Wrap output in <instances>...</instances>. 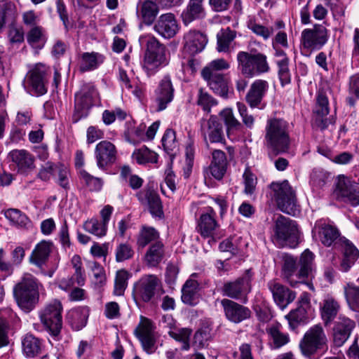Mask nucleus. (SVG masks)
<instances>
[{
	"label": "nucleus",
	"mask_w": 359,
	"mask_h": 359,
	"mask_svg": "<svg viewBox=\"0 0 359 359\" xmlns=\"http://www.w3.org/2000/svg\"><path fill=\"white\" fill-rule=\"evenodd\" d=\"M42 287L36 277L29 273H24L13 289V297L19 308L26 313L32 311L39 302Z\"/></svg>",
	"instance_id": "1"
},
{
	"label": "nucleus",
	"mask_w": 359,
	"mask_h": 359,
	"mask_svg": "<svg viewBox=\"0 0 359 359\" xmlns=\"http://www.w3.org/2000/svg\"><path fill=\"white\" fill-rule=\"evenodd\" d=\"M265 141L269 149L276 154L286 152L290 144L289 123L283 118H273L265 127Z\"/></svg>",
	"instance_id": "2"
},
{
	"label": "nucleus",
	"mask_w": 359,
	"mask_h": 359,
	"mask_svg": "<svg viewBox=\"0 0 359 359\" xmlns=\"http://www.w3.org/2000/svg\"><path fill=\"white\" fill-rule=\"evenodd\" d=\"M299 240V231L295 221L279 215L274 221L273 241L279 247L294 248Z\"/></svg>",
	"instance_id": "3"
},
{
	"label": "nucleus",
	"mask_w": 359,
	"mask_h": 359,
	"mask_svg": "<svg viewBox=\"0 0 359 359\" xmlns=\"http://www.w3.org/2000/svg\"><path fill=\"white\" fill-rule=\"evenodd\" d=\"M238 69L245 77L252 78L266 73L270 67L266 56L261 53L240 51L237 54Z\"/></svg>",
	"instance_id": "4"
},
{
	"label": "nucleus",
	"mask_w": 359,
	"mask_h": 359,
	"mask_svg": "<svg viewBox=\"0 0 359 359\" xmlns=\"http://www.w3.org/2000/svg\"><path fill=\"white\" fill-rule=\"evenodd\" d=\"M302 354L306 358L311 359L318 351L327 350V338L320 324L311 327L304 334L299 342Z\"/></svg>",
	"instance_id": "5"
},
{
	"label": "nucleus",
	"mask_w": 359,
	"mask_h": 359,
	"mask_svg": "<svg viewBox=\"0 0 359 359\" xmlns=\"http://www.w3.org/2000/svg\"><path fill=\"white\" fill-rule=\"evenodd\" d=\"M270 187L278 208L286 214L295 215L298 212L295 191L288 181L273 182Z\"/></svg>",
	"instance_id": "6"
},
{
	"label": "nucleus",
	"mask_w": 359,
	"mask_h": 359,
	"mask_svg": "<svg viewBox=\"0 0 359 359\" xmlns=\"http://www.w3.org/2000/svg\"><path fill=\"white\" fill-rule=\"evenodd\" d=\"M62 311L61 302L55 299L48 304L39 313L41 323L54 337L60 334L62 327Z\"/></svg>",
	"instance_id": "7"
},
{
	"label": "nucleus",
	"mask_w": 359,
	"mask_h": 359,
	"mask_svg": "<svg viewBox=\"0 0 359 359\" xmlns=\"http://www.w3.org/2000/svg\"><path fill=\"white\" fill-rule=\"evenodd\" d=\"M161 288V280L156 275H144L134 284L133 295L136 299L149 302Z\"/></svg>",
	"instance_id": "8"
},
{
	"label": "nucleus",
	"mask_w": 359,
	"mask_h": 359,
	"mask_svg": "<svg viewBox=\"0 0 359 359\" xmlns=\"http://www.w3.org/2000/svg\"><path fill=\"white\" fill-rule=\"evenodd\" d=\"M329 39L328 31L323 25L316 24L311 29H305L301 34V43L311 50L321 49Z\"/></svg>",
	"instance_id": "9"
},
{
	"label": "nucleus",
	"mask_w": 359,
	"mask_h": 359,
	"mask_svg": "<svg viewBox=\"0 0 359 359\" xmlns=\"http://www.w3.org/2000/svg\"><path fill=\"white\" fill-rule=\"evenodd\" d=\"M97 96V90L93 86H86L80 93L76 94L74 112L72 116L74 123L78 122L88 115L89 110L93 105Z\"/></svg>",
	"instance_id": "10"
},
{
	"label": "nucleus",
	"mask_w": 359,
	"mask_h": 359,
	"mask_svg": "<svg viewBox=\"0 0 359 359\" xmlns=\"http://www.w3.org/2000/svg\"><path fill=\"white\" fill-rule=\"evenodd\" d=\"M334 193L338 198L353 207L359 205V190L354 180L339 175L336 180Z\"/></svg>",
	"instance_id": "11"
},
{
	"label": "nucleus",
	"mask_w": 359,
	"mask_h": 359,
	"mask_svg": "<svg viewBox=\"0 0 359 359\" xmlns=\"http://www.w3.org/2000/svg\"><path fill=\"white\" fill-rule=\"evenodd\" d=\"M48 67L37 63L30 67L25 78V83L32 88L36 95H43L47 92Z\"/></svg>",
	"instance_id": "12"
},
{
	"label": "nucleus",
	"mask_w": 359,
	"mask_h": 359,
	"mask_svg": "<svg viewBox=\"0 0 359 359\" xmlns=\"http://www.w3.org/2000/svg\"><path fill=\"white\" fill-rule=\"evenodd\" d=\"M222 291L224 296L233 299H240L243 303H246L247 296L251 291V278L249 271L245 276L234 281L225 283Z\"/></svg>",
	"instance_id": "13"
},
{
	"label": "nucleus",
	"mask_w": 359,
	"mask_h": 359,
	"mask_svg": "<svg viewBox=\"0 0 359 359\" xmlns=\"http://www.w3.org/2000/svg\"><path fill=\"white\" fill-rule=\"evenodd\" d=\"M175 96V88L169 75L164 76L154 91V107L156 111L165 110Z\"/></svg>",
	"instance_id": "14"
},
{
	"label": "nucleus",
	"mask_w": 359,
	"mask_h": 359,
	"mask_svg": "<svg viewBox=\"0 0 359 359\" xmlns=\"http://www.w3.org/2000/svg\"><path fill=\"white\" fill-rule=\"evenodd\" d=\"M201 133L206 143H219L224 141L223 127L218 117L211 115L208 118H203L201 121Z\"/></svg>",
	"instance_id": "15"
},
{
	"label": "nucleus",
	"mask_w": 359,
	"mask_h": 359,
	"mask_svg": "<svg viewBox=\"0 0 359 359\" xmlns=\"http://www.w3.org/2000/svg\"><path fill=\"white\" fill-rule=\"evenodd\" d=\"M154 330L153 323L147 318L141 316L140 323L135 330V334L140 341L143 350L149 354L154 351Z\"/></svg>",
	"instance_id": "16"
},
{
	"label": "nucleus",
	"mask_w": 359,
	"mask_h": 359,
	"mask_svg": "<svg viewBox=\"0 0 359 359\" xmlns=\"http://www.w3.org/2000/svg\"><path fill=\"white\" fill-rule=\"evenodd\" d=\"M142 205L148 207L154 217L162 219L164 217L162 202L158 194L151 188H145L136 194Z\"/></svg>",
	"instance_id": "17"
},
{
	"label": "nucleus",
	"mask_w": 359,
	"mask_h": 359,
	"mask_svg": "<svg viewBox=\"0 0 359 359\" xmlns=\"http://www.w3.org/2000/svg\"><path fill=\"white\" fill-rule=\"evenodd\" d=\"M226 318L235 324H238L249 319L251 316L250 309L229 299H223L221 301Z\"/></svg>",
	"instance_id": "18"
},
{
	"label": "nucleus",
	"mask_w": 359,
	"mask_h": 359,
	"mask_svg": "<svg viewBox=\"0 0 359 359\" xmlns=\"http://www.w3.org/2000/svg\"><path fill=\"white\" fill-rule=\"evenodd\" d=\"M116 149L109 141L100 142L95 149V158L97 166L104 170L112 165L116 160Z\"/></svg>",
	"instance_id": "19"
},
{
	"label": "nucleus",
	"mask_w": 359,
	"mask_h": 359,
	"mask_svg": "<svg viewBox=\"0 0 359 359\" xmlns=\"http://www.w3.org/2000/svg\"><path fill=\"white\" fill-rule=\"evenodd\" d=\"M267 287L272 294L275 303L281 310H284L296 298V293L276 279L271 280Z\"/></svg>",
	"instance_id": "20"
},
{
	"label": "nucleus",
	"mask_w": 359,
	"mask_h": 359,
	"mask_svg": "<svg viewBox=\"0 0 359 359\" xmlns=\"http://www.w3.org/2000/svg\"><path fill=\"white\" fill-rule=\"evenodd\" d=\"M154 31L165 39L174 37L179 30V25L172 13L162 14L156 21Z\"/></svg>",
	"instance_id": "21"
},
{
	"label": "nucleus",
	"mask_w": 359,
	"mask_h": 359,
	"mask_svg": "<svg viewBox=\"0 0 359 359\" xmlns=\"http://www.w3.org/2000/svg\"><path fill=\"white\" fill-rule=\"evenodd\" d=\"M269 88V83L266 81L257 79L250 86L246 94L245 100L250 107H257L262 102Z\"/></svg>",
	"instance_id": "22"
},
{
	"label": "nucleus",
	"mask_w": 359,
	"mask_h": 359,
	"mask_svg": "<svg viewBox=\"0 0 359 359\" xmlns=\"http://www.w3.org/2000/svg\"><path fill=\"white\" fill-rule=\"evenodd\" d=\"M227 165L226 154L219 149L213 150L212 161L208 167L210 174L217 180H222L226 172Z\"/></svg>",
	"instance_id": "23"
},
{
	"label": "nucleus",
	"mask_w": 359,
	"mask_h": 359,
	"mask_svg": "<svg viewBox=\"0 0 359 359\" xmlns=\"http://www.w3.org/2000/svg\"><path fill=\"white\" fill-rule=\"evenodd\" d=\"M184 50L191 55L202 51L205 47L208 39L205 34L200 32L190 31L184 36Z\"/></svg>",
	"instance_id": "24"
},
{
	"label": "nucleus",
	"mask_w": 359,
	"mask_h": 359,
	"mask_svg": "<svg viewBox=\"0 0 359 359\" xmlns=\"http://www.w3.org/2000/svg\"><path fill=\"white\" fill-rule=\"evenodd\" d=\"M282 276L292 287H296L299 283H304V278H300L298 276L297 260L292 256L285 255L284 257Z\"/></svg>",
	"instance_id": "25"
},
{
	"label": "nucleus",
	"mask_w": 359,
	"mask_h": 359,
	"mask_svg": "<svg viewBox=\"0 0 359 359\" xmlns=\"http://www.w3.org/2000/svg\"><path fill=\"white\" fill-rule=\"evenodd\" d=\"M340 304L333 297L327 295L323 300L320 305V315L325 326H328L337 317L339 310Z\"/></svg>",
	"instance_id": "26"
},
{
	"label": "nucleus",
	"mask_w": 359,
	"mask_h": 359,
	"mask_svg": "<svg viewBox=\"0 0 359 359\" xmlns=\"http://www.w3.org/2000/svg\"><path fill=\"white\" fill-rule=\"evenodd\" d=\"M210 88L223 98L228 97V81L224 74H201Z\"/></svg>",
	"instance_id": "27"
},
{
	"label": "nucleus",
	"mask_w": 359,
	"mask_h": 359,
	"mask_svg": "<svg viewBox=\"0 0 359 359\" xmlns=\"http://www.w3.org/2000/svg\"><path fill=\"white\" fill-rule=\"evenodd\" d=\"M359 257V250L349 241H343V257L339 266V270L347 272L354 265Z\"/></svg>",
	"instance_id": "28"
},
{
	"label": "nucleus",
	"mask_w": 359,
	"mask_h": 359,
	"mask_svg": "<svg viewBox=\"0 0 359 359\" xmlns=\"http://www.w3.org/2000/svg\"><path fill=\"white\" fill-rule=\"evenodd\" d=\"M282 325L279 323L272 324L266 328V333L269 334L270 345L272 349H278L287 344L290 341V336L287 333L281 331Z\"/></svg>",
	"instance_id": "29"
},
{
	"label": "nucleus",
	"mask_w": 359,
	"mask_h": 359,
	"mask_svg": "<svg viewBox=\"0 0 359 359\" xmlns=\"http://www.w3.org/2000/svg\"><path fill=\"white\" fill-rule=\"evenodd\" d=\"M52 243L42 241L33 250L29 258V262L38 267H41L48 260L51 252Z\"/></svg>",
	"instance_id": "30"
},
{
	"label": "nucleus",
	"mask_w": 359,
	"mask_h": 359,
	"mask_svg": "<svg viewBox=\"0 0 359 359\" xmlns=\"http://www.w3.org/2000/svg\"><path fill=\"white\" fill-rule=\"evenodd\" d=\"M219 116L226 126L228 137L231 140L235 139L236 133L242 128V124L235 117L232 109H224L219 112Z\"/></svg>",
	"instance_id": "31"
},
{
	"label": "nucleus",
	"mask_w": 359,
	"mask_h": 359,
	"mask_svg": "<svg viewBox=\"0 0 359 359\" xmlns=\"http://www.w3.org/2000/svg\"><path fill=\"white\" fill-rule=\"evenodd\" d=\"M105 57L99 53H83L81 55L79 65L81 72H90L98 68L104 61Z\"/></svg>",
	"instance_id": "32"
},
{
	"label": "nucleus",
	"mask_w": 359,
	"mask_h": 359,
	"mask_svg": "<svg viewBox=\"0 0 359 359\" xmlns=\"http://www.w3.org/2000/svg\"><path fill=\"white\" fill-rule=\"evenodd\" d=\"M137 13L144 24L150 25L158 13V6L153 1L144 0L137 4Z\"/></svg>",
	"instance_id": "33"
},
{
	"label": "nucleus",
	"mask_w": 359,
	"mask_h": 359,
	"mask_svg": "<svg viewBox=\"0 0 359 359\" xmlns=\"http://www.w3.org/2000/svg\"><path fill=\"white\" fill-rule=\"evenodd\" d=\"M10 156L12 161L18 165V170L22 172H26L34 168V159L32 154L26 150L11 151Z\"/></svg>",
	"instance_id": "34"
},
{
	"label": "nucleus",
	"mask_w": 359,
	"mask_h": 359,
	"mask_svg": "<svg viewBox=\"0 0 359 359\" xmlns=\"http://www.w3.org/2000/svg\"><path fill=\"white\" fill-rule=\"evenodd\" d=\"M215 217V212L210 207L208 208L206 213L201 215L198 222V229L202 236L210 237L213 235L217 227V223Z\"/></svg>",
	"instance_id": "35"
},
{
	"label": "nucleus",
	"mask_w": 359,
	"mask_h": 359,
	"mask_svg": "<svg viewBox=\"0 0 359 359\" xmlns=\"http://www.w3.org/2000/svg\"><path fill=\"white\" fill-rule=\"evenodd\" d=\"M204 0H189L187 8L182 12V18L184 24L202 18L205 16Z\"/></svg>",
	"instance_id": "36"
},
{
	"label": "nucleus",
	"mask_w": 359,
	"mask_h": 359,
	"mask_svg": "<svg viewBox=\"0 0 359 359\" xmlns=\"http://www.w3.org/2000/svg\"><path fill=\"white\" fill-rule=\"evenodd\" d=\"M168 64L165 56V46L160 48L154 53L144 55V67L148 70L154 72L162 66Z\"/></svg>",
	"instance_id": "37"
},
{
	"label": "nucleus",
	"mask_w": 359,
	"mask_h": 359,
	"mask_svg": "<svg viewBox=\"0 0 359 359\" xmlns=\"http://www.w3.org/2000/svg\"><path fill=\"white\" fill-rule=\"evenodd\" d=\"M22 352L25 357L33 358L41 353V341L32 334H26L22 340Z\"/></svg>",
	"instance_id": "38"
},
{
	"label": "nucleus",
	"mask_w": 359,
	"mask_h": 359,
	"mask_svg": "<svg viewBox=\"0 0 359 359\" xmlns=\"http://www.w3.org/2000/svg\"><path fill=\"white\" fill-rule=\"evenodd\" d=\"M88 316V308L82 306L69 311L67 318L74 329L79 330L86 326Z\"/></svg>",
	"instance_id": "39"
},
{
	"label": "nucleus",
	"mask_w": 359,
	"mask_h": 359,
	"mask_svg": "<svg viewBox=\"0 0 359 359\" xmlns=\"http://www.w3.org/2000/svg\"><path fill=\"white\" fill-rule=\"evenodd\" d=\"M312 233L314 235L318 233L322 243L327 246H330L339 236V231L335 227L326 224L316 225Z\"/></svg>",
	"instance_id": "40"
},
{
	"label": "nucleus",
	"mask_w": 359,
	"mask_h": 359,
	"mask_svg": "<svg viewBox=\"0 0 359 359\" xmlns=\"http://www.w3.org/2000/svg\"><path fill=\"white\" fill-rule=\"evenodd\" d=\"M18 15L15 4L11 1L0 2V32L6 24L13 25Z\"/></svg>",
	"instance_id": "41"
},
{
	"label": "nucleus",
	"mask_w": 359,
	"mask_h": 359,
	"mask_svg": "<svg viewBox=\"0 0 359 359\" xmlns=\"http://www.w3.org/2000/svg\"><path fill=\"white\" fill-rule=\"evenodd\" d=\"M198 283L191 278L187 280L182 289V301L188 305L194 306L198 302Z\"/></svg>",
	"instance_id": "42"
},
{
	"label": "nucleus",
	"mask_w": 359,
	"mask_h": 359,
	"mask_svg": "<svg viewBox=\"0 0 359 359\" xmlns=\"http://www.w3.org/2000/svg\"><path fill=\"white\" fill-rule=\"evenodd\" d=\"M163 255L164 249L163 243L156 241L149 248L145 255V262L149 266H156L161 262Z\"/></svg>",
	"instance_id": "43"
},
{
	"label": "nucleus",
	"mask_w": 359,
	"mask_h": 359,
	"mask_svg": "<svg viewBox=\"0 0 359 359\" xmlns=\"http://www.w3.org/2000/svg\"><path fill=\"white\" fill-rule=\"evenodd\" d=\"M308 312L309 310L299 306L290 311L289 313L285 316L290 329L294 330L300 324L306 323L308 320Z\"/></svg>",
	"instance_id": "44"
},
{
	"label": "nucleus",
	"mask_w": 359,
	"mask_h": 359,
	"mask_svg": "<svg viewBox=\"0 0 359 359\" xmlns=\"http://www.w3.org/2000/svg\"><path fill=\"white\" fill-rule=\"evenodd\" d=\"M314 255L309 249L305 250L299 259L300 269L298 271V276L300 278H307L311 274L313 269Z\"/></svg>",
	"instance_id": "45"
},
{
	"label": "nucleus",
	"mask_w": 359,
	"mask_h": 359,
	"mask_svg": "<svg viewBox=\"0 0 359 359\" xmlns=\"http://www.w3.org/2000/svg\"><path fill=\"white\" fill-rule=\"evenodd\" d=\"M132 158L137 162V163L143 165L148 163H156L158 160V155L156 152L149 149L147 147L143 146L133 151Z\"/></svg>",
	"instance_id": "46"
},
{
	"label": "nucleus",
	"mask_w": 359,
	"mask_h": 359,
	"mask_svg": "<svg viewBox=\"0 0 359 359\" xmlns=\"http://www.w3.org/2000/svg\"><path fill=\"white\" fill-rule=\"evenodd\" d=\"M192 331L189 328H180L168 332L170 337L182 344L181 350L189 351L190 349V337Z\"/></svg>",
	"instance_id": "47"
},
{
	"label": "nucleus",
	"mask_w": 359,
	"mask_h": 359,
	"mask_svg": "<svg viewBox=\"0 0 359 359\" xmlns=\"http://www.w3.org/2000/svg\"><path fill=\"white\" fill-rule=\"evenodd\" d=\"M140 46L145 49L144 55H148L165 46L152 34H143L139 38Z\"/></svg>",
	"instance_id": "48"
},
{
	"label": "nucleus",
	"mask_w": 359,
	"mask_h": 359,
	"mask_svg": "<svg viewBox=\"0 0 359 359\" xmlns=\"http://www.w3.org/2000/svg\"><path fill=\"white\" fill-rule=\"evenodd\" d=\"M83 229L86 231L94 235L97 238L106 236L107 226L97 219H90L83 224Z\"/></svg>",
	"instance_id": "49"
},
{
	"label": "nucleus",
	"mask_w": 359,
	"mask_h": 359,
	"mask_svg": "<svg viewBox=\"0 0 359 359\" xmlns=\"http://www.w3.org/2000/svg\"><path fill=\"white\" fill-rule=\"evenodd\" d=\"M235 31L227 28L217 34V50L219 52H228L231 42L236 38Z\"/></svg>",
	"instance_id": "50"
},
{
	"label": "nucleus",
	"mask_w": 359,
	"mask_h": 359,
	"mask_svg": "<svg viewBox=\"0 0 359 359\" xmlns=\"http://www.w3.org/2000/svg\"><path fill=\"white\" fill-rule=\"evenodd\" d=\"M158 231L152 227H143L138 235L137 245L139 248H144L146 245L158 238Z\"/></svg>",
	"instance_id": "51"
},
{
	"label": "nucleus",
	"mask_w": 359,
	"mask_h": 359,
	"mask_svg": "<svg viewBox=\"0 0 359 359\" xmlns=\"http://www.w3.org/2000/svg\"><path fill=\"white\" fill-rule=\"evenodd\" d=\"M197 104L207 113L211 111V108L217 104V101L203 88H199L197 94Z\"/></svg>",
	"instance_id": "52"
},
{
	"label": "nucleus",
	"mask_w": 359,
	"mask_h": 359,
	"mask_svg": "<svg viewBox=\"0 0 359 359\" xmlns=\"http://www.w3.org/2000/svg\"><path fill=\"white\" fill-rule=\"evenodd\" d=\"M229 67V63L224 59H216L211 61L203 69L201 74H222L219 72L228 69Z\"/></svg>",
	"instance_id": "53"
},
{
	"label": "nucleus",
	"mask_w": 359,
	"mask_h": 359,
	"mask_svg": "<svg viewBox=\"0 0 359 359\" xmlns=\"http://www.w3.org/2000/svg\"><path fill=\"white\" fill-rule=\"evenodd\" d=\"M128 273L125 270H119L116 272L114 280V294L122 296L128 285Z\"/></svg>",
	"instance_id": "54"
},
{
	"label": "nucleus",
	"mask_w": 359,
	"mask_h": 359,
	"mask_svg": "<svg viewBox=\"0 0 359 359\" xmlns=\"http://www.w3.org/2000/svg\"><path fill=\"white\" fill-rule=\"evenodd\" d=\"M248 28L250 29L255 34L262 37L264 40H268L273 34V28L268 27L262 25L257 23L254 20H250L248 22Z\"/></svg>",
	"instance_id": "55"
},
{
	"label": "nucleus",
	"mask_w": 359,
	"mask_h": 359,
	"mask_svg": "<svg viewBox=\"0 0 359 359\" xmlns=\"http://www.w3.org/2000/svg\"><path fill=\"white\" fill-rule=\"evenodd\" d=\"M80 175L90 191H98L102 189L103 183L100 178L90 175L84 170L80 171Z\"/></svg>",
	"instance_id": "56"
},
{
	"label": "nucleus",
	"mask_w": 359,
	"mask_h": 359,
	"mask_svg": "<svg viewBox=\"0 0 359 359\" xmlns=\"http://www.w3.org/2000/svg\"><path fill=\"white\" fill-rule=\"evenodd\" d=\"M278 66V74L281 84L285 85L290 83L291 75L288 67L289 59H284V60H276Z\"/></svg>",
	"instance_id": "57"
},
{
	"label": "nucleus",
	"mask_w": 359,
	"mask_h": 359,
	"mask_svg": "<svg viewBox=\"0 0 359 359\" xmlns=\"http://www.w3.org/2000/svg\"><path fill=\"white\" fill-rule=\"evenodd\" d=\"M5 217L14 224L20 226L27 225L28 217L17 209H9L5 212Z\"/></svg>",
	"instance_id": "58"
},
{
	"label": "nucleus",
	"mask_w": 359,
	"mask_h": 359,
	"mask_svg": "<svg viewBox=\"0 0 359 359\" xmlns=\"http://www.w3.org/2000/svg\"><path fill=\"white\" fill-rule=\"evenodd\" d=\"M116 261L121 262L133 257L134 250L128 243H120L116 249Z\"/></svg>",
	"instance_id": "59"
},
{
	"label": "nucleus",
	"mask_w": 359,
	"mask_h": 359,
	"mask_svg": "<svg viewBox=\"0 0 359 359\" xmlns=\"http://www.w3.org/2000/svg\"><path fill=\"white\" fill-rule=\"evenodd\" d=\"M58 164L47 162L40 169L37 177L42 181L47 182L56 173Z\"/></svg>",
	"instance_id": "60"
},
{
	"label": "nucleus",
	"mask_w": 359,
	"mask_h": 359,
	"mask_svg": "<svg viewBox=\"0 0 359 359\" xmlns=\"http://www.w3.org/2000/svg\"><path fill=\"white\" fill-rule=\"evenodd\" d=\"M329 102L327 96L323 93H319L317 96V102L315 111L319 116H326L330 111Z\"/></svg>",
	"instance_id": "61"
},
{
	"label": "nucleus",
	"mask_w": 359,
	"mask_h": 359,
	"mask_svg": "<svg viewBox=\"0 0 359 359\" xmlns=\"http://www.w3.org/2000/svg\"><path fill=\"white\" fill-rule=\"evenodd\" d=\"M43 37V30L40 26H34L27 34V41L31 46L36 47Z\"/></svg>",
	"instance_id": "62"
},
{
	"label": "nucleus",
	"mask_w": 359,
	"mask_h": 359,
	"mask_svg": "<svg viewBox=\"0 0 359 359\" xmlns=\"http://www.w3.org/2000/svg\"><path fill=\"white\" fill-rule=\"evenodd\" d=\"M162 143L167 151H172L177 148L175 132L172 129L166 130L162 138Z\"/></svg>",
	"instance_id": "63"
},
{
	"label": "nucleus",
	"mask_w": 359,
	"mask_h": 359,
	"mask_svg": "<svg viewBox=\"0 0 359 359\" xmlns=\"http://www.w3.org/2000/svg\"><path fill=\"white\" fill-rule=\"evenodd\" d=\"M346 297L350 304L359 308V287L353 284H348L344 287Z\"/></svg>",
	"instance_id": "64"
}]
</instances>
